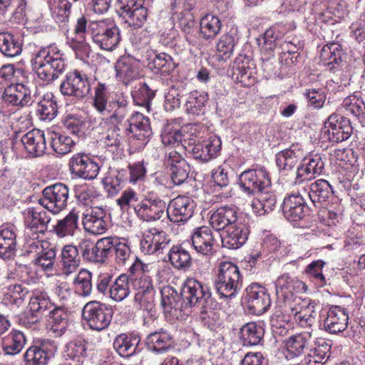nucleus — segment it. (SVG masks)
I'll return each instance as SVG.
<instances>
[{
	"instance_id": "nucleus-49",
	"label": "nucleus",
	"mask_w": 365,
	"mask_h": 365,
	"mask_svg": "<svg viewBox=\"0 0 365 365\" xmlns=\"http://www.w3.org/2000/svg\"><path fill=\"white\" fill-rule=\"evenodd\" d=\"M130 276L120 274L110 285L109 298L115 302L124 300L130 294Z\"/></svg>"
},
{
	"instance_id": "nucleus-6",
	"label": "nucleus",
	"mask_w": 365,
	"mask_h": 365,
	"mask_svg": "<svg viewBox=\"0 0 365 365\" xmlns=\"http://www.w3.org/2000/svg\"><path fill=\"white\" fill-rule=\"evenodd\" d=\"M59 91L64 97L81 101L91 93V84L87 75L77 69L71 71L65 75Z\"/></svg>"
},
{
	"instance_id": "nucleus-32",
	"label": "nucleus",
	"mask_w": 365,
	"mask_h": 365,
	"mask_svg": "<svg viewBox=\"0 0 365 365\" xmlns=\"http://www.w3.org/2000/svg\"><path fill=\"white\" fill-rule=\"evenodd\" d=\"M191 242L197 253L206 256L212 255L215 238L210 227L202 226L195 229Z\"/></svg>"
},
{
	"instance_id": "nucleus-52",
	"label": "nucleus",
	"mask_w": 365,
	"mask_h": 365,
	"mask_svg": "<svg viewBox=\"0 0 365 365\" xmlns=\"http://www.w3.org/2000/svg\"><path fill=\"white\" fill-rule=\"evenodd\" d=\"M222 23L220 19L212 14H207L201 19L200 36L206 40L213 39L220 32Z\"/></svg>"
},
{
	"instance_id": "nucleus-36",
	"label": "nucleus",
	"mask_w": 365,
	"mask_h": 365,
	"mask_svg": "<svg viewBox=\"0 0 365 365\" xmlns=\"http://www.w3.org/2000/svg\"><path fill=\"white\" fill-rule=\"evenodd\" d=\"M173 343V335L164 329L150 333L146 338L148 349L158 354L168 351Z\"/></svg>"
},
{
	"instance_id": "nucleus-34",
	"label": "nucleus",
	"mask_w": 365,
	"mask_h": 365,
	"mask_svg": "<svg viewBox=\"0 0 365 365\" xmlns=\"http://www.w3.org/2000/svg\"><path fill=\"white\" fill-rule=\"evenodd\" d=\"M348 320L349 316L344 309L339 306L331 307L324 320V329L331 334L341 332L347 327Z\"/></svg>"
},
{
	"instance_id": "nucleus-35",
	"label": "nucleus",
	"mask_w": 365,
	"mask_h": 365,
	"mask_svg": "<svg viewBox=\"0 0 365 365\" xmlns=\"http://www.w3.org/2000/svg\"><path fill=\"white\" fill-rule=\"evenodd\" d=\"M304 152L302 146L292 144L288 149L279 152L276 155L277 165L279 169L290 170L299 160H302Z\"/></svg>"
},
{
	"instance_id": "nucleus-20",
	"label": "nucleus",
	"mask_w": 365,
	"mask_h": 365,
	"mask_svg": "<svg viewBox=\"0 0 365 365\" xmlns=\"http://www.w3.org/2000/svg\"><path fill=\"white\" fill-rule=\"evenodd\" d=\"M184 148L194 159L205 163L218 155L221 150V140L215 136L202 143H189Z\"/></svg>"
},
{
	"instance_id": "nucleus-18",
	"label": "nucleus",
	"mask_w": 365,
	"mask_h": 365,
	"mask_svg": "<svg viewBox=\"0 0 365 365\" xmlns=\"http://www.w3.org/2000/svg\"><path fill=\"white\" fill-rule=\"evenodd\" d=\"M115 78L128 86L140 77V61L130 55L121 56L115 64Z\"/></svg>"
},
{
	"instance_id": "nucleus-50",
	"label": "nucleus",
	"mask_w": 365,
	"mask_h": 365,
	"mask_svg": "<svg viewBox=\"0 0 365 365\" xmlns=\"http://www.w3.org/2000/svg\"><path fill=\"white\" fill-rule=\"evenodd\" d=\"M161 140L165 146L178 148L182 145L184 147L180 125L174 122L167 123L161 133Z\"/></svg>"
},
{
	"instance_id": "nucleus-56",
	"label": "nucleus",
	"mask_w": 365,
	"mask_h": 365,
	"mask_svg": "<svg viewBox=\"0 0 365 365\" xmlns=\"http://www.w3.org/2000/svg\"><path fill=\"white\" fill-rule=\"evenodd\" d=\"M341 108L347 115H352L357 118H365V103L359 95L353 94L346 97Z\"/></svg>"
},
{
	"instance_id": "nucleus-24",
	"label": "nucleus",
	"mask_w": 365,
	"mask_h": 365,
	"mask_svg": "<svg viewBox=\"0 0 365 365\" xmlns=\"http://www.w3.org/2000/svg\"><path fill=\"white\" fill-rule=\"evenodd\" d=\"M166 209L165 202L158 197L143 199L135 206V212L137 216L147 222L160 219Z\"/></svg>"
},
{
	"instance_id": "nucleus-42",
	"label": "nucleus",
	"mask_w": 365,
	"mask_h": 365,
	"mask_svg": "<svg viewBox=\"0 0 365 365\" xmlns=\"http://www.w3.org/2000/svg\"><path fill=\"white\" fill-rule=\"evenodd\" d=\"M309 199L315 206L327 201L333 195V190L328 181L319 179L308 186Z\"/></svg>"
},
{
	"instance_id": "nucleus-59",
	"label": "nucleus",
	"mask_w": 365,
	"mask_h": 365,
	"mask_svg": "<svg viewBox=\"0 0 365 365\" xmlns=\"http://www.w3.org/2000/svg\"><path fill=\"white\" fill-rule=\"evenodd\" d=\"M252 76L250 68V58L244 54H239L232 66V78L239 82L246 83Z\"/></svg>"
},
{
	"instance_id": "nucleus-39",
	"label": "nucleus",
	"mask_w": 365,
	"mask_h": 365,
	"mask_svg": "<svg viewBox=\"0 0 365 365\" xmlns=\"http://www.w3.org/2000/svg\"><path fill=\"white\" fill-rule=\"evenodd\" d=\"M179 24L186 41L192 46H198L200 28L192 14H182L180 18Z\"/></svg>"
},
{
	"instance_id": "nucleus-1",
	"label": "nucleus",
	"mask_w": 365,
	"mask_h": 365,
	"mask_svg": "<svg viewBox=\"0 0 365 365\" xmlns=\"http://www.w3.org/2000/svg\"><path fill=\"white\" fill-rule=\"evenodd\" d=\"M108 90V86L98 82L94 88L92 106L99 114L109 115L106 120L112 124L121 123L130 113L128 96L119 93L110 100Z\"/></svg>"
},
{
	"instance_id": "nucleus-31",
	"label": "nucleus",
	"mask_w": 365,
	"mask_h": 365,
	"mask_svg": "<svg viewBox=\"0 0 365 365\" xmlns=\"http://www.w3.org/2000/svg\"><path fill=\"white\" fill-rule=\"evenodd\" d=\"M128 123L125 133L130 138L145 141L152 135L150 120L142 113L133 114Z\"/></svg>"
},
{
	"instance_id": "nucleus-29",
	"label": "nucleus",
	"mask_w": 365,
	"mask_h": 365,
	"mask_svg": "<svg viewBox=\"0 0 365 365\" xmlns=\"http://www.w3.org/2000/svg\"><path fill=\"white\" fill-rule=\"evenodd\" d=\"M243 220L239 217L237 211L232 206H222L212 212L210 217V224L216 230H222L230 227Z\"/></svg>"
},
{
	"instance_id": "nucleus-10",
	"label": "nucleus",
	"mask_w": 365,
	"mask_h": 365,
	"mask_svg": "<svg viewBox=\"0 0 365 365\" xmlns=\"http://www.w3.org/2000/svg\"><path fill=\"white\" fill-rule=\"evenodd\" d=\"M113 247V238L103 237L96 243L83 239L78 244V248L84 260L93 263H103L106 261Z\"/></svg>"
},
{
	"instance_id": "nucleus-17",
	"label": "nucleus",
	"mask_w": 365,
	"mask_h": 365,
	"mask_svg": "<svg viewBox=\"0 0 365 365\" xmlns=\"http://www.w3.org/2000/svg\"><path fill=\"white\" fill-rule=\"evenodd\" d=\"M195 208V202L191 197L179 195L170 202L166 212L171 222L179 223L187 221L193 215Z\"/></svg>"
},
{
	"instance_id": "nucleus-11",
	"label": "nucleus",
	"mask_w": 365,
	"mask_h": 365,
	"mask_svg": "<svg viewBox=\"0 0 365 365\" xmlns=\"http://www.w3.org/2000/svg\"><path fill=\"white\" fill-rule=\"evenodd\" d=\"M22 146L32 157H40L46 149V138L43 130L33 129L26 133H16L13 139V147Z\"/></svg>"
},
{
	"instance_id": "nucleus-51",
	"label": "nucleus",
	"mask_w": 365,
	"mask_h": 365,
	"mask_svg": "<svg viewBox=\"0 0 365 365\" xmlns=\"http://www.w3.org/2000/svg\"><path fill=\"white\" fill-rule=\"evenodd\" d=\"M162 305L167 312H170L172 309L175 310H185L186 309L184 302L182 300L178 293L173 287H166L161 290Z\"/></svg>"
},
{
	"instance_id": "nucleus-55",
	"label": "nucleus",
	"mask_w": 365,
	"mask_h": 365,
	"mask_svg": "<svg viewBox=\"0 0 365 365\" xmlns=\"http://www.w3.org/2000/svg\"><path fill=\"white\" fill-rule=\"evenodd\" d=\"M270 326L273 336L277 338L287 336L292 324L289 323V317L277 310L270 318Z\"/></svg>"
},
{
	"instance_id": "nucleus-23",
	"label": "nucleus",
	"mask_w": 365,
	"mask_h": 365,
	"mask_svg": "<svg viewBox=\"0 0 365 365\" xmlns=\"http://www.w3.org/2000/svg\"><path fill=\"white\" fill-rule=\"evenodd\" d=\"M106 211L101 207H91L83 213L82 223L86 232L101 235L108 229Z\"/></svg>"
},
{
	"instance_id": "nucleus-19",
	"label": "nucleus",
	"mask_w": 365,
	"mask_h": 365,
	"mask_svg": "<svg viewBox=\"0 0 365 365\" xmlns=\"http://www.w3.org/2000/svg\"><path fill=\"white\" fill-rule=\"evenodd\" d=\"M69 170L75 176L85 180L95 179L100 166L88 155L83 153L73 155L69 160Z\"/></svg>"
},
{
	"instance_id": "nucleus-33",
	"label": "nucleus",
	"mask_w": 365,
	"mask_h": 365,
	"mask_svg": "<svg viewBox=\"0 0 365 365\" xmlns=\"http://www.w3.org/2000/svg\"><path fill=\"white\" fill-rule=\"evenodd\" d=\"M52 307V304L46 293L38 290L33 292L29 303V323L35 324L41 318L43 313Z\"/></svg>"
},
{
	"instance_id": "nucleus-38",
	"label": "nucleus",
	"mask_w": 365,
	"mask_h": 365,
	"mask_svg": "<svg viewBox=\"0 0 365 365\" xmlns=\"http://www.w3.org/2000/svg\"><path fill=\"white\" fill-rule=\"evenodd\" d=\"M52 355L46 344L33 345L24 354V361L25 365H47Z\"/></svg>"
},
{
	"instance_id": "nucleus-37",
	"label": "nucleus",
	"mask_w": 365,
	"mask_h": 365,
	"mask_svg": "<svg viewBox=\"0 0 365 365\" xmlns=\"http://www.w3.org/2000/svg\"><path fill=\"white\" fill-rule=\"evenodd\" d=\"M78 246L65 245L61 250V274L66 277L75 273L81 263Z\"/></svg>"
},
{
	"instance_id": "nucleus-26",
	"label": "nucleus",
	"mask_w": 365,
	"mask_h": 365,
	"mask_svg": "<svg viewBox=\"0 0 365 365\" xmlns=\"http://www.w3.org/2000/svg\"><path fill=\"white\" fill-rule=\"evenodd\" d=\"M249 233L248 226L243 219L225 229L222 235V246L227 249H238L246 242Z\"/></svg>"
},
{
	"instance_id": "nucleus-25",
	"label": "nucleus",
	"mask_w": 365,
	"mask_h": 365,
	"mask_svg": "<svg viewBox=\"0 0 365 365\" xmlns=\"http://www.w3.org/2000/svg\"><path fill=\"white\" fill-rule=\"evenodd\" d=\"M324 168V163L319 154H312L304 157L296 173V183H301L315 178L320 175Z\"/></svg>"
},
{
	"instance_id": "nucleus-4",
	"label": "nucleus",
	"mask_w": 365,
	"mask_h": 365,
	"mask_svg": "<svg viewBox=\"0 0 365 365\" xmlns=\"http://www.w3.org/2000/svg\"><path fill=\"white\" fill-rule=\"evenodd\" d=\"M242 285V277L238 267L231 262H220L215 279V287L220 297H236Z\"/></svg>"
},
{
	"instance_id": "nucleus-63",
	"label": "nucleus",
	"mask_w": 365,
	"mask_h": 365,
	"mask_svg": "<svg viewBox=\"0 0 365 365\" xmlns=\"http://www.w3.org/2000/svg\"><path fill=\"white\" fill-rule=\"evenodd\" d=\"M185 96L182 86H172L165 95L164 108L167 111H173L180 108L182 98Z\"/></svg>"
},
{
	"instance_id": "nucleus-9",
	"label": "nucleus",
	"mask_w": 365,
	"mask_h": 365,
	"mask_svg": "<svg viewBox=\"0 0 365 365\" xmlns=\"http://www.w3.org/2000/svg\"><path fill=\"white\" fill-rule=\"evenodd\" d=\"M69 190L63 183H56L45 187L39 204L53 214H58L67 206Z\"/></svg>"
},
{
	"instance_id": "nucleus-8",
	"label": "nucleus",
	"mask_w": 365,
	"mask_h": 365,
	"mask_svg": "<svg viewBox=\"0 0 365 365\" xmlns=\"http://www.w3.org/2000/svg\"><path fill=\"white\" fill-rule=\"evenodd\" d=\"M350 120L336 113L331 114L321 131V138L332 143L347 140L352 133Z\"/></svg>"
},
{
	"instance_id": "nucleus-7",
	"label": "nucleus",
	"mask_w": 365,
	"mask_h": 365,
	"mask_svg": "<svg viewBox=\"0 0 365 365\" xmlns=\"http://www.w3.org/2000/svg\"><path fill=\"white\" fill-rule=\"evenodd\" d=\"M82 317L93 330L106 329L113 317V310L106 304L96 301L86 303L82 309Z\"/></svg>"
},
{
	"instance_id": "nucleus-14",
	"label": "nucleus",
	"mask_w": 365,
	"mask_h": 365,
	"mask_svg": "<svg viewBox=\"0 0 365 365\" xmlns=\"http://www.w3.org/2000/svg\"><path fill=\"white\" fill-rule=\"evenodd\" d=\"M270 185V178L264 168L249 169L239 176V185L244 192L248 195L262 192Z\"/></svg>"
},
{
	"instance_id": "nucleus-12",
	"label": "nucleus",
	"mask_w": 365,
	"mask_h": 365,
	"mask_svg": "<svg viewBox=\"0 0 365 365\" xmlns=\"http://www.w3.org/2000/svg\"><path fill=\"white\" fill-rule=\"evenodd\" d=\"M144 0H117L116 11L126 22L141 27L147 20V9Z\"/></svg>"
},
{
	"instance_id": "nucleus-47",
	"label": "nucleus",
	"mask_w": 365,
	"mask_h": 365,
	"mask_svg": "<svg viewBox=\"0 0 365 365\" xmlns=\"http://www.w3.org/2000/svg\"><path fill=\"white\" fill-rule=\"evenodd\" d=\"M240 334L244 345L255 346L259 344L262 341L264 330L261 324L250 322L241 328Z\"/></svg>"
},
{
	"instance_id": "nucleus-53",
	"label": "nucleus",
	"mask_w": 365,
	"mask_h": 365,
	"mask_svg": "<svg viewBox=\"0 0 365 365\" xmlns=\"http://www.w3.org/2000/svg\"><path fill=\"white\" fill-rule=\"evenodd\" d=\"M68 314L61 307L50 311L48 325L57 335H61L68 326Z\"/></svg>"
},
{
	"instance_id": "nucleus-13",
	"label": "nucleus",
	"mask_w": 365,
	"mask_h": 365,
	"mask_svg": "<svg viewBox=\"0 0 365 365\" xmlns=\"http://www.w3.org/2000/svg\"><path fill=\"white\" fill-rule=\"evenodd\" d=\"M24 216L26 236L36 239L46 233L51 217L43 208L28 207L24 210Z\"/></svg>"
},
{
	"instance_id": "nucleus-5",
	"label": "nucleus",
	"mask_w": 365,
	"mask_h": 365,
	"mask_svg": "<svg viewBox=\"0 0 365 365\" xmlns=\"http://www.w3.org/2000/svg\"><path fill=\"white\" fill-rule=\"evenodd\" d=\"M88 33L93 41L106 51L114 50L121 40L120 29L108 20L91 21L88 25Z\"/></svg>"
},
{
	"instance_id": "nucleus-28",
	"label": "nucleus",
	"mask_w": 365,
	"mask_h": 365,
	"mask_svg": "<svg viewBox=\"0 0 365 365\" xmlns=\"http://www.w3.org/2000/svg\"><path fill=\"white\" fill-rule=\"evenodd\" d=\"M284 217L289 221H298L304 217L309 207L300 194H292L284 197L282 203Z\"/></svg>"
},
{
	"instance_id": "nucleus-54",
	"label": "nucleus",
	"mask_w": 365,
	"mask_h": 365,
	"mask_svg": "<svg viewBox=\"0 0 365 365\" xmlns=\"http://www.w3.org/2000/svg\"><path fill=\"white\" fill-rule=\"evenodd\" d=\"M169 260L177 269H186L192 265L190 254L181 245H174L169 251Z\"/></svg>"
},
{
	"instance_id": "nucleus-45",
	"label": "nucleus",
	"mask_w": 365,
	"mask_h": 365,
	"mask_svg": "<svg viewBox=\"0 0 365 365\" xmlns=\"http://www.w3.org/2000/svg\"><path fill=\"white\" fill-rule=\"evenodd\" d=\"M16 248V234L13 228L0 230V257L10 259L14 256Z\"/></svg>"
},
{
	"instance_id": "nucleus-41",
	"label": "nucleus",
	"mask_w": 365,
	"mask_h": 365,
	"mask_svg": "<svg viewBox=\"0 0 365 365\" xmlns=\"http://www.w3.org/2000/svg\"><path fill=\"white\" fill-rule=\"evenodd\" d=\"M21 39L10 32L0 33V51L6 57L14 58L22 52Z\"/></svg>"
},
{
	"instance_id": "nucleus-2",
	"label": "nucleus",
	"mask_w": 365,
	"mask_h": 365,
	"mask_svg": "<svg viewBox=\"0 0 365 365\" xmlns=\"http://www.w3.org/2000/svg\"><path fill=\"white\" fill-rule=\"evenodd\" d=\"M31 62L38 76L48 83L58 78L66 67L63 53L53 46L41 47L34 53Z\"/></svg>"
},
{
	"instance_id": "nucleus-40",
	"label": "nucleus",
	"mask_w": 365,
	"mask_h": 365,
	"mask_svg": "<svg viewBox=\"0 0 365 365\" xmlns=\"http://www.w3.org/2000/svg\"><path fill=\"white\" fill-rule=\"evenodd\" d=\"M320 58L327 69L335 71L342 63L341 46L336 43L327 44L321 50Z\"/></svg>"
},
{
	"instance_id": "nucleus-3",
	"label": "nucleus",
	"mask_w": 365,
	"mask_h": 365,
	"mask_svg": "<svg viewBox=\"0 0 365 365\" xmlns=\"http://www.w3.org/2000/svg\"><path fill=\"white\" fill-rule=\"evenodd\" d=\"M185 308L195 307L201 314L212 313L218 307V303L212 297L210 289L194 278H187L180 292Z\"/></svg>"
},
{
	"instance_id": "nucleus-57",
	"label": "nucleus",
	"mask_w": 365,
	"mask_h": 365,
	"mask_svg": "<svg viewBox=\"0 0 365 365\" xmlns=\"http://www.w3.org/2000/svg\"><path fill=\"white\" fill-rule=\"evenodd\" d=\"M73 284L76 294L83 297H89L93 290L92 273L85 269H81L74 277Z\"/></svg>"
},
{
	"instance_id": "nucleus-58",
	"label": "nucleus",
	"mask_w": 365,
	"mask_h": 365,
	"mask_svg": "<svg viewBox=\"0 0 365 365\" xmlns=\"http://www.w3.org/2000/svg\"><path fill=\"white\" fill-rule=\"evenodd\" d=\"M331 345L327 342L310 348L309 352L304 356V362L307 365H322L329 358Z\"/></svg>"
},
{
	"instance_id": "nucleus-27",
	"label": "nucleus",
	"mask_w": 365,
	"mask_h": 365,
	"mask_svg": "<svg viewBox=\"0 0 365 365\" xmlns=\"http://www.w3.org/2000/svg\"><path fill=\"white\" fill-rule=\"evenodd\" d=\"M294 302L298 307L290 304L289 307L296 322L301 327H311L315 322V303L310 299H302L300 297H295Z\"/></svg>"
},
{
	"instance_id": "nucleus-16",
	"label": "nucleus",
	"mask_w": 365,
	"mask_h": 365,
	"mask_svg": "<svg viewBox=\"0 0 365 365\" xmlns=\"http://www.w3.org/2000/svg\"><path fill=\"white\" fill-rule=\"evenodd\" d=\"M130 282L135 290L134 302L140 309H151L153 306L155 290L151 277H130Z\"/></svg>"
},
{
	"instance_id": "nucleus-46",
	"label": "nucleus",
	"mask_w": 365,
	"mask_h": 365,
	"mask_svg": "<svg viewBox=\"0 0 365 365\" xmlns=\"http://www.w3.org/2000/svg\"><path fill=\"white\" fill-rule=\"evenodd\" d=\"M79 215L74 210H71L64 218L58 220L53 227L56 235L61 238L73 236L78 228Z\"/></svg>"
},
{
	"instance_id": "nucleus-60",
	"label": "nucleus",
	"mask_w": 365,
	"mask_h": 365,
	"mask_svg": "<svg viewBox=\"0 0 365 365\" xmlns=\"http://www.w3.org/2000/svg\"><path fill=\"white\" fill-rule=\"evenodd\" d=\"M51 145L53 151L59 155H65L69 153L74 145V140L71 137L56 131L49 133Z\"/></svg>"
},
{
	"instance_id": "nucleus-21",
	"label": "nucleus",
	"mask_w": 365,
	"mask_h": 365,
	"mask_svg": "<svg viewBox=\"0 0 365 365\" xmlns=\"http://www.w3.org/2000/svg\"><path fill=\"white\" fill-rule=\"evenodd\" d=\"M170 242V239L165 232L152 227L144 232L140 241V250L145 255L155 254L165 249Z\"/></svg>"
},
{
	"instance_id": "nucleus-61",
	"label": "nucleus",
	"mask_w": 365,
	"mask_h": 365,
	"mask_svg": "<svg viewBox=\"0 0 365 365\" xmlns=\"http://www.w3.org/2000/svg\"><path fill=\"white\" fill-rule=\"evenodd\" d=\"M208 100L207 93H200L197 91L189 93L185 103V110L187 113L192 115H200Z\"/></svg>"
},
{
	"instance_id": "nucleus-43",
	"label": "nucleus",
	"mask_w": 365,
	"mask_h": 365,
	"mask_svg": "<svg viewBox=\"0 0 365 365\" xmlns=\"http://www.w3.org/2000/svg\"><path fill=\"white\" fill-rule=\"evenodd\" d=\"M312 332L304 331L290 336L286 341L287 351L298 356L309 349L312 346Z\"/></svg>"
},
{
	"instance_id": "nucleus-64",
	"label": "nucleus",
	"mask_w": 365,
	"mask_h": 365,
	"mask_svg": "<svg viewBox=\"0 0 365 365\" xmlns=\"http://www.w3.org/2000/svg\"><path fill=\"white\" fill-rule=\"evenodd\" d=\"M236 40L230 34L222 35L217 44V53L220 59L227 61L233 53Z\"/></svg>"
},
{
	"instance_id": "nucleus-22",
	"label": "nucleus",
	"mask_w": 365,
	"mask_h": 365,
	"mask_svg": "<svg viewBox=\"0 0 365 365\" xmlns=\"http://www.w3.org/2000/svg\"><path fill=\"white\" fill-rule=\"evenodd\" d=\"M2 98L6 103L19 108L29 106L34 102L31 89L23 83L8 85L4 91Z\"/></svg>"
},
{
	"instance_id": "nucleus-62",
	"label": "nucleus",
	"mask_w": 365,
	"mask_h": 365,
	"mask_svg": "<svg viewBox=\"0 0 365 365\" xmlns=\"http://www.w3.org/2000/svg\"><path fill=\"white\" fill-rule=\"evenodd\" d=\"M26 343V339L23 332L17 330L11 331L4 343V350L6 354H19Z\"/></svg>"
},
{
	"instance_id": "nucleus-44",
	"label": "nucleus",
	"mask_w": 365,
	"mask_h": 365,
	"mask_svg": "<svg viewBox=\"0 0 365 365\" xmlns=\"http://www.w3.org/2000/svg\"><path fill=\"white\" fill-rule=\"evenodd\" d=\"M140 339L131 334H120L113 341V348L123 357H130L135 354Z\"/></svg>"
},
{
	"instance_id": "nucleus-48",
	"label": "nucleus",
	"mask_w": 365,
	"mask_h": 365,
	"mask_svg": "<svg viewBox=\"0 0 365 365\" xmlns=\"http://www.w3.org/2000/svg\"><path fill=\"white\" fill-rule=\"evenodd\" d=\"M36 114L41 120L51 121L58 114V105L53 93H46L38 102Z\"/></svg>"
},
{
	"instance_id": "nucleus-30",
	"label": "nucleus",
	"mask_w": 365,
	"mask_h": 365,
	"mask_svg": "<svg viewBox=\"0 0 365 365\" xmlns=\"http://www.w3.org/2000/svg\"><path fill=\"white\" fill-rule=\"evenodd\" d=\"M165 163L170 168V178L175 185H181L187 179L190 165L178 151H171Z\"/></svg>"
},
{
	"instance_id": "nucleus-15",
	"label": "nucleus",
	"mask_w": 365,
	"mask_h": 365,
	"mask_svg": "<svg viewBox=\"0 0 365 365\" xmlns=\"http://www.w3.org/2000/svg\"><path fill=\"white\" fill-rule=\"evenodd\" d=\"M245 301L248 309L261 315L269 308L271 299L267 289L258 283L250 284L245 289Z\"/></svg>"
}]
</instances>
